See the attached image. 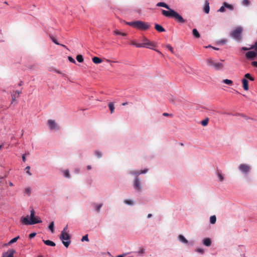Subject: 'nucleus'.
<instances>
[{
	"label": "nucleus",
	"mask_w": 257,
	"mask_h": 257,
	"mask_svg": "<svg viewBox=\"0 0 257 257\" xmlns=\"http://www.w3.org/2000/svg\"><path fill=\"white\" fill-rule=\"evenodd\" d=\"M251 65L257 67V62L256 61H253L251 62Z\"/></svg>",
	"instance_id": "obj_53"
},
{
	"label": "nucleus",
	"mask_w": 257,
	"mask_h": 257,
	"mask_svg": "<svg viewBox=\"0 0 257 257\" xmlns=\"http://www.w3.org/2000/svg\"><path fill=\"white\" fill-rule=\"evenodd\" d=\"M76 59L78 61V62L80 63L82 62L84 60L83 57L81 55H78L76 56Z\"/></svg>",
	"instance_id": "obj_31"
},
{
	"label": "nucleus",
	"mask_w": 257,
	"mask_h": 257,
	"mask_svg": "<svg viewBox=\"0 0 257 257\" xmlns=\"http://www.w3.org/2000/svg\"><path fill=\"white\" fill-rule=\"evenodd\" d=\"M203 244L207 246H209L211 244V239L209 238H205L203 240Z\"/></svg>",
	"instance_id": "obj_19"
},
{
	"label": "nucleus",
	"mask_w": 257,
	"mask_h": 257,
	"mask_svg": "<svg viewBox=\"0 0 257 257\" xmlns=\"http://www.w3.org/2000/svg\"><path fill=\"white\" fill-rule=\"evenodd\" d=\"M257 56V51H249L246 53L245 57L247 59L252 60L254 59Z\"/></svg>",
	"instance_id": "obj_8"
},
{
	"label": "nucleus",
	"mask_w": 257,
	"mask_h": 257,
	"mask_svg": "<svg viewBox=\"0 0 257 257\" xmlns=\"http://www.w3.org/2000/svg\"><path fill=\"white\" fill-rule=\"evenodd\" d=\"M92 61L95 64H99L101 63L102 61L100 58L97 57H94L92 58Z\"/></svg>",
	"instance_id": "obj_21"
},
{
	"label": "nucleus",
	"mask_w": 257,
	"mask_h": 257,
	"mask_svg": "<svg viewBox=\"0 0 257 257\" xmlns=\"http://www.w3.org/2000/svg\"><path fill=\"white\" fill-rule=\"evenodd\" d=\"M250 76L251 75L249 73H246L244 75V77L245 78V79H249Z\"/></svg>",
	"instance_id": "obj_52"
},
{
	"label": "nucleus",
	"mask_w": 257,
	"mask_h": 257,
	"mask_svg": "<svg viewBox=\"0 0 257 257\" xmlns=\"http://www.w3.org/2000/svg\"><path fill=\"white\" fill-rule=\"evenodd\" d=\"M113 34L114 35H121V36H125L127 35L126 33H121V32H119L117 30H114L113 31Z\"/></svg>",
	"instance_id": "obj_27"
},
{
	"label": "nucleus",
	"mask_w": 257,
	"mask_h": 257,
	"mask_svg": "<svg viewBox=\"0 0 257 257\" xmlns=\"http://www.w3.org/2000/svg\"><path fill=\"white\" fill-rule=\"evenodd\" d=\"M217 175L218 176V177L220 181H223L224 180V177H223V175L221 174V172L218 170H217Z\"/></svg>",
	"instance_id": "obj_29"
},
{
	"label": "nucleus",
	"mask_w": 257,
	"mask_h": 257,
	"mask_svg": "<svg viewBox=\"0 0 257 257\" xmlns=\"http://www.w3.org/2000/svg\"><path fill=\"white\" fill-rule=\"evenodd\" d=\"M108 107L110 110V113L111 114L113 113L114 112V108H115L113 102H109L108 103Z\"/></svg>",
	"instance_id": "obj_22"
},
{
	"label": "nucleus",
	"mask_w": 257,
	"mask_h": 257,
	"mask_svg": "<svg viewBox=\"0 0 257 257\" xmlns=\"http://www.w3.org/2000/svg\"><path fill=\"white\" fill-rule=\"evenodd\" d=\"M48 124L49 125L50 128L51 130H58L59 128V127L57 125L56 122L54 120L49 119L48 120Z\"/></svg>",
	"instance_id": "obj_9"
},
{
	"label": "nucleus",
	"mask_w": 257,
	"mask_h": 257,
	"mask_svg": "<svg viewBox=\"0 0 257 257\" xmlns=\"http://www.w3.org/2000/svg\"><path fill=\"white\" fill-rule=\"evenodd\" d=\"M95 155L98 158H100L102 157V153L98 151H95Z\"/></svg>",
	"instance_id": "obj_39"
},
{
	"label": "nucleus",
	"mask_w": 257,
	"mask_h": 257,
	"mask_svg": "<svg viewBox=\"0 0 257 257\" xmlns=\"http://www.w3.org/2000/svg\"><path fill=\"white\" fill-rule=\"evenodd\" d=\"M125 23L128 26L142 31L148 30L151 27L150 24L142 21H136L129 22H125Z\"/></svg>",
	"instance_id": "obj_3"
},
{
	"label": "nucleus",
	"mask_w": 257,
	"mask_h": 257,
	"mask_svg": "<svg viewBox=\"0 0 257 257\" xmlns=\"http://www.w3.org/2000/svg\"><path fill=\"white\" fill-rule=\"evenodd\" d=\"M51 39H52V40L53 41V42L57 44V45H59V43L57 42V41L53 37H51Z\"/></svg>",
	"instance_id": "obj_48"
},
{
	"label": "nucleus",
	"mask_w": 257,
	"mask_h": 257,
	"mask_svg": "<svg viewBox=\"0 0 257 257\" xmlns=\"http://www.w3.org/2000/svg\"><path fill=\"white\" fill-rule=\"evenodd\" d=\"M196 251L198 252H199V253H203L204 252V250L202 248H198L196 249Z\"/></svg>",
	"instance_id": "obj_47"
},
{
	"label": "nucleus",
	"mask_w": 257,
	"mask_h": 257,
	"mask_svg": "<svg viewBox=\"0 0 257 257\" xmlns=\"http://www.w3.org/2000/svg\"><path fill=\"white\" fill-rule=\"evenodd\" d=\"M166 47L172 53H174L173 48L171 45H167Z\"/></svg>",
	"instance_id": "obj_40"
},
{
	"label": "nucleus",
	"mask_w": 257,
	"mask_h": 257,
	"mask_svg": "<svg viewBox=\"0 0 257 257\" xmlns=\"http://www.w3.org/2000/svg\"><path fill=\"white\" fill-rule=\"evenodd\" d=\"M102 204H95V210H96V211L99 212V211L100 210V208L102 207Z\"/></svg>",
	"instance_id": "obj_36"
},
{
	"label": "nucleus",
	"mask_w": 257,
	"mask_h": 257,
	"mask_svg": "<svg viewBox=\"0 0 257 257\" xmlns=\"http://www.w3.org/2000/svg\"><path fill=\"white\" fill-rule=\"evenodd\" d=\"M254 49L257 51V41L254 43V45H251L249 47H242L241 50L243 51H248Z\"/></svg>",
	"instance_id": "obj_13"
},
{
	"label": "nucleus",
	"mask_w": 257,
	"mask_h": 257,
	"mask_svg": "<svg viewBox=\"0 0 257 257\" xmlns=\"http://www.w3.org/2000/svg\"><path fill=\"white\" fill-rule=\"evenodd\" d=\"M242 87H243V89L245 90H248L249 89V87H248V82L247 80L245 78H243L242 80Z\"/></svg>",
	"instance_id": "obj_15"
},
{
	"label": "nucleus",
	"mask_w": 257,
	"mask_h": 257,
	"mask_svg": "<svg viewBox=\"0 0 257 257\" xmlns=\"http://www.w3.org/2000/svg\"><path fill=\"white\" fill-rule=\"evenodd\" d=\"M68 59L69 60V61L74 64H76V61L71 56H69L68 57Z\"/></svg>",
	"instance_id": "obj_43"
},
{
	"label": "nucleus",
	"mask_w": 257,
	"mask_h": 257,
	"mask_svg": "<svg viewBox=\"0 0 257 257\" xmlns=\"http://www.w3.org/2000/svg\"><path fill=\"white\" fill-rule=\"evenodd\" d=\"M25 192L26 194H27L29 195V194H30V192H31V189H30V188H26V189H25Z\"/></svg>",
	"instance_id": "obj_46"
},
{
	"label": "nucleus",
	"mask_w": 257,
	"mask_h": 257,
	"mask_svg": "<svg viewBox=\"0 0 257 257\" xmlns=\"http://www.w3.org/2000/svg\"><path fill=\"white\" fill-rule=\"evenodd\" d=\"M22 82H21L19 84V86H21L22 85Z\"/></svg>",
	"instance_id": "obj_63"
},
{
	"label": "nucleus",
	"mask_w": 257,
	"mask_h": 257,
	"mask_svg": "<svg viewBox=\"0 0 257 257\" xmlns=\"http://www.w3.org/2000/svg\"><path fill=\"white\" fill-rule=\"evenodd\" d=\"M152 216V214H149L147 216L148 218H150Z\"/></svg>",
	"instance_id": "obj_58"
},
{
	"label": "nucleus",
	"mask_w": 257,
	"mask_h": 257,
	"mask_svg": "<svg viewBox=\"0 0 257 257\" xmlns=\"http://www.w3.org/2000/svg\"><path fill=\"white\" fill-rule=\"evenodd\" d=\"M242 4L243 5L247 6L249 5L250 2L249 0H243Z\"/></svg>",
	"instance_id": "obj_37"
},
{
	"label": "nucleus",
	"mask_w": 257,
	"mask_h": 257,
	"mask_svg": "<svg viewBox=\"0 0 257 257\" xmlns=\"http://www.w3.org/2000/svg\"><path fill=\"white\" fill-rule=\"evenodd\" d=\"M55 72L56 73H58V74H61V72L60 71L57 70H55Z\"/></svg>",
	"instance_id": "obj_57"
},
{
	"label": "nucleus",
	"mask_w": 257,
	"mask_h": 257,
	"mask_svg": "<svg viewBox=\"0 0 257 257\" xmlns=\"http://www.w3.org/2000/svg\"><path fill=\"white\" fill-rule=\"evenodd\" d=\"M9 185H10V186H13V184L11 182H10L9 183Z\"/></svg>",
	"instance_id": "obj_61"
},
{
	"label": "nucleus",
	"mask_w": 257,
	"mask_h": 257,
	"mask_svg": "<svg viewBox=\"0 0 257 257\" xmlns=\"http://www.w3.org/2000/svg\"><path fill=\"white\" fill-rule=\"evenodd\" d=\"M70 235L68 233H65V231H61L60 239L66 247H68L70 244Z\"/></svg>",
	"instance_id": "obj_6"
},
{
	"label": "nucleus",
	"mask_w": 257,
	"mask_h": 257,
	"mask_svg": "<svg viewBox=\"0 0 257 257\" xmlns=\"http://www.w3.org/2000/svg\"><path fill=\"white\" fill-rule=\"evenodd\" d=\"M15 252L16 251L14 249H9L3 254L2 257H14V254Z\"/></svg>",
	"instance_id": "obj_12"
},
{
	"label": "nucleus",
	"mask_w": 257,
	"mask_h": 257,
	"mask_svg": "<svg viewBox=\"0 0 257 257\" xmlns=\"http://www.w3.org/2000/svg\"><path fill=\"white\" fill-rule=\"evenodd\" d=\"M26 172L27 173H28L29 175H31L32 174L30 172V167L29 166H27L26 168Z\"/></svg>",
	"instance_id": "obj_45"
},
{
	"label": "nucleus",
	"mask_w": 257,
	"mask_h": 257,
	"mask_svg": "<svg viewBox=\"0 0 257 257\" xmlns=\"http://www.w3.org/2000/svg\"><path fill=\"white\" fill-rule=\"evenodd\" d=\"M19 238V236H18L14 238H13L12 239H11L9 242L8 243V244L10 245V244H11L15 242H16L18 239Z\"/></svg>",
	"instance_id": "obj_33"
},
{
	"label": "nucleus",
	"mask_w": 257,
	"mask_h": 257,
	"mask_svg": "<svg viewBox=\"0 0 257 257\" xmlns=\"http://www.w3.org/2000/svg\"><path fill=\"white\" fill-rule=\"evenodd\" d=\"M216 221V217L215 215H212L210 217V222L211 224H215Z\"/></svg>",
	"instance_id": "obj_28"
},
{
	"label": "nucleus",
	"mask_w": 257,
	"mask_h": 257,
	"mask_svg": "<svg viewBox=\"0 0 257 257\" xmlns=\"http://www.w3.org/2000/svg\"><path fill=\"white\" fill-rule=\"evenodd\" d=\"M22 159H23V162H25L26 161V157H25V155H24L22 156Z\"/></svg>",
	"instance_id": "obj_56"
},
{
	"label": "nucleus",
	"mask_w": 257,
	"mask_h": 257,
	"mask_svg": "<svg viewBox=\"0 0 257 257\" xmlns=\"http://www.w3.org/2000/svg\"><path fill=\"white\" fill-rule=\"evenodd\" d=\"M35 212L32 209L30 213V220L29 219L28 215L26 217H22L21 219L22 223L25 225H32L41 223L42 222V220L40 219L39 217H35Z\"/></svg>",
	"instance_id": "obj_2"
},
{
	"label": "nucleus",
	"mask_w": 257,
	"mask_h": 257,
	"mask_svg": "<svg viewBox=\"0 0 257 257\" xmlns=\"http://www.w3.org/2000/svg\"><path fill=\"white\" fill-rule=\"evenodd\" d=\"M178 239L180 241L184 243H188V240L185 238V237L183 235L181 234L178 236Z\"/></svg>",
	"instance_id": "obj_20"
},
{
	"label": "nucleus",
	"mask_w": 257,
	"mask_h": 257,
	"mask_svg": "<svg viewBox=\"0 0 257 257\" xmlns=\"http://www.w3.org/2000/svg\"><path fill=\"white\" fill-rule=\"evenodd\" d=\"M3 145H0V150L3 148Z\"/></svg>",
	"instance_id": "obj_64"
},
{
	"label": "nucleus",
	"mask_w": 257,
	"mask_h": 257,
	"mask_svg": "<svg viewBox=\"0 0 257 257\" xmlns=\"http://www.w3.org/2000/svg\"><path fill=\"white\" fill-rule=\"evenodd\" d=\"M208 121H209V119L208 118H206V119L203 120L202 121H201V124L203 125V126H206L207 125L208 123Z\"/></svg>",
	"instance_id": "obj_34"
},
{
	"label": "nucleus",
	"mask_w": 257,
	"mask_h": 257,
	"mask_svg": "<svg viewBox=\"0 0 257 257\" xmlns=\"http://www.w3.org/2000/svg\"><path fill=\"white\" fill-rule=\"evenodd\" d=\"M206 63L209 66L212 67L216 70H221L223 69L224 67V65L222 63L215 62L210 58L206 59Z\"/></svg>",
	"instance_id": "obj_5"
},
{
	"label": "nucleus",
	"mask_w": 257,
	"mask_h": 257,
	"mask_svg": "<svg viewBox=\"0 0 257 257\" xmlns=\"http://www.w3.org/2000/svg\"><path fill=\"white\" fill-rule=\"evenodd\" d=\"M131 44L135 46L136 47L138 48H142L141 44V43H137L135 41L133 40L131 41Z\"/></svg>",
	"instance_id": "obj_30"
},
{
	"label": "nucleus",
	"mask_w": 257,
	"mask_h": 257,
	"mask_svg": "<svg viewBox=\"0 0 257 257\" xmlns=\"http://www.w3.org/2000/svg\"><path fill=\"white\" fill-rule=\"evenodd\" d=\"M81 241H88L89 239L88 238V235H85L83 236L81 239Z\"/></svg>",
	"instance_id": "obj_41"
},
{
	"label": "nucleus",
	"mask_w": 257,
	"mask_h": 257,
	"mask_svg": "<svg viewBox=\"0 0 257 257\" xmlns=\"http://www.w3.org/2000/svg\"><path fill=\"white\" fill-rule=\"evenodd\" d=\"M135 189L138 191H141V186L140 181L138 177H136L135 179V182L134 185Z\"/></svg>",
	"instance_id": "obj_11"
},
{
	"label": "nucleus",
	"mask_w": 257,
	"mask_h": 257,
	"mask_svg": "<svg viewBox=\"0 0 257 257\" xmlns=\"http://www.w3.org/2000/svg\"><path fill=\"white\" fill-rule=\"evenodd\" d=\"M223 5L226 8L230 10H233L234 9V7L232 5L229 4L226 2L223 3Z\"/></svg>",
	"instance_id": "obj_25"
},
{
	"label": "nucleus",
	"mask_w": 257,
	"mask_h": 257,
	"mask_svg": "<svg viewBox=\"0 0 257 257\" xmlns=\"http://www.w3.org/2000/svg\"><path fill=\"white\" fill-rule=\"evenodd\" d=\"M143 41V43H141L142 47L153 49V47L156 46L154 42L150 41L146 37H144Z\"/></svg>",
	"instance_id": "obj_7"
},
{
	"label": "nucleus",
	"mask_w": 257,
	"mask_h": 257,
	"mask_svg": "<svg viewBox=\"0 0 257 257\" xmlns=\"http://www.w3.org/2000/svg\"><path fill=\"white\" fill-rule=\"evenodd\" d=\"M145 252V249L144 248H141L139 251H138V253H144Z\"/></svg>",
	"instance_id": "obj_51"
},
{
	"label": "nucleus",
	"mask_w": 257,
	"mask_h": 257,
	"mask_svg": "<svg viewBox=\"0 0 257 257\" xmlns=\"http://www.w3.org/2000/svg\"><path fill=\"white\" fill-rule=\"evenodd\" d=\"M243 32V28L238 26L235 28L230 34V36L238 42L242 40V33Z\"/></svg>",
	"instance_id": "obj_4"
},
{
	"label": "nucleus",
	"mask_w": 257,
	"mask_h": 257,
	"mask_svg": "<svg viewBox=\"0 0 257 257\" xmlns=\"http://www.w3.org/2000/svg\"><path fill=\"white\" fill-rule=\"evenodd\" d=\"M36 233H35V232L29 234V238H32L36 236Z\"/></svg>",
	"instance_id": "obj_50"
},
{
	"label": "nucleus",
	"mask_w": 257,
	"mask_h": 257,
	"mask_svg": "<svg viewBox=\"0 0 257 257\" xmlns=\"http://www.w3.org/2000/svg\"><path fill=\"white\" fill-rule=\"evenodd\" d=\"M155 28L157 31L159 32H164L165 31V29L162 26L159 24H155Z\"/></svg>",
	"instance_id": "obj_16"
},
{
	"label": "nucleus",
	"mask_w": 257,
	"mask_h": 257,
	"mask_svg": "<svg viewBox=\"0 0 257 257\" xmlns=\"http://www.w3.org/2000/svg\"><path fill=\"white\" fill-rule=\"evenodd\" d=\"M162 14L165 17L169 18H174L175 20L177 23L183 24L186 22V21L180 15H179L178 13L173 10H170V11L162 10Z\"/></svg>",
	"instance_id": "obj_1"
},
{
	"label": "nucleus",
	"mask_w": 257,
	"mask_h": 257,
	"mask_svg": "<svg viewBox=\"0 0 257 257\" xmlns=\"http://www.w3.org/2000/svg\"><path fill=\"white\" fill-rule=\"evenodd\" d=\"M87 168L88 170H90L91 167L89 165V166H87Z\"/></svg>",
	"instance_id": "obj_59"
},
{
	"label": "nucleus",
	"mask_w": 257,
	"mask_h": 257,
	"mask_svg": "<svg viewBox=\"0 0 257 257\" xmlns=\"http://www.w3.org/2000/svg\"><path fill=\"white\" fill-rule=\"evenodd\" d=\"M223 82L226 84H228V85H232V81L231 80H229V79H224L223 80Z\"/></svg>",
	"instance_id": "obj_35"
},
{
	"label": "nucleus",
	"mask_w": 257,
	"mask_h": 257,
	"mask_svg": "<svg viewBox=\"0 0 257 257\" xmlns=\"http://www.w3.org/2000/svg\"><path fill=\"white\" fill-rule=\"evenodd\" d=\"M204 12L206 14H208L209 12V3L207 1H206L205 6L204 8Z\"/></svg>",
	"instance_id": "obj_23"
},
{
	"label": "nucleus",
	"mask_w": 257,
	"mask_h": 257,
	"mask_svg": "<svg viewBox=\"0 0 257 257\" xmlns=\"http://www.w3.org/2000/svg\"><path fill=\"white\" fill-rule=\"evenodd\" d=\"M54 222H52L50 223V225L49 226V228L51 231V232L52 233H53L54 231Z\"/></svg>",
	"instance_id": "obj_32"
},
{
	"label": "nucleus",
	"mask_w": 257,
	"mask_h": 257,
	"mask_svg": "<svg viewBox=\"0 0 257 257\" xmlns=\"http://www.w3.org/2000/svg\"><path fill=\"white\" fill-rule=\"evenodd\" d=\"M22 93V91L16 90L15 92L12 94V103L16 100V98L19 97L20 94Z\"/></svg>",
	"instance_id": "obj_14"
},
{
	"label": "nucleus",
	"mask_w": 257,
	"mask_h": 257,
	"mask_svg": "<svg viewBox=\"0 0 257 257\" xmlns=\"http://www.w3.org/2000/svg\"><path fill=\"white\" fill-rule=\"evenodd\" d=\"M67 226H66L64 229L62 231H65V233H68L67 232Z\"/></svg>",
	"instance_id": "obj_54"
},
{
	"label": "nucleus",
	"mask_w": 257,
	"mask_h": 257,
	"mask_svg": "<svg viewBox=\"0 0 257 257\" xmlns=\"http://www.w3.org/2000/svg\"><path fill=\"white\" fill-rule=\"evenodd\" d=\"M124 202L128 205H133L134 204L133 201L131 200H125Z\"/></svg>",
	"instance_id": "obj_38"
},
{
	"label": "nucleus",
	"mask_w": 257,
	"mask_h": 257,
	"mask_svg": "<svg viewBox=\"0 0 257 257\" xmlns=\"http://www.w3.org/2000/svg\"><path fill=\"white\" fill-rule=\"evenodd\" d=\"M157 6L158 7H164L166 9H168V11H170V10H171L170 7H169L168 5H167L166 3H164V2H160V3H158L157 4Z\"/></svg>",
	"instance_id": "obj_17"
},
{
	"label": "nucleus",
	"mask_w": 257,
	"mask_h": 257,
	"mask_svg": "<svg viewBox=\"0 0 257 257\" xmlns=\"http://www.w3.org/2000/svg\"><path fill=\"white\" fill-rule=\"evenodd\" d=\"M44 243L47 245L54 246H55V243L54 242L51 241L50 240H43Z\"/></svg>",
	"instance_id": "obj_18"
},
{
	"label": "nucleus",
	"mask_w": 257,
	"mask_h": 257,
	"mask_svg": "<svg viewBox=\"0 0 257 257\" xmlns=\"http://www.w3.org/2000/svg\"><path fill=\"white\" fill-rule=\"evenodd\" d=\"M239 169L244 173H246L249 172L250 167L246 164H241L239 166Z\"/></svg>",
	"instance_id": "obj_10"
},
{
	"label": "nucleus",
	"mask_w": 257,
	"mask_h": 257,
	"mask_svg": "<svg viewBox=\"0 0 257 257\" xmlns=\"http://www.w3.org/2000/svg\"><path fill=\"white\" fill-rule=\"evenodd\" d=\"M148 170L147 169H145L144 170H141L140 172H139V171H134V172H132V174H136V175H139V174H144V173H146L148 172Z\"/></svg>",
	"instance_id": "obj_26"
},
{
	"label": "nucleus",
	"mask_w": 257,
	"mask_h": 257,
	"mask_svg": "<svg viewBox=\"0 0 257 257\" xmlns=\"http://www.w3.org/2000/svg\"><path fill=\"white\" fill-rule=\"evenodd\" d=\"M64 176L67 178L70 177V174L68 170H65L64 172Z\"/></svg>",
	"instance_id": "obj_42"
},
{
	"label": "nucleus",
	"mask_w": 257,
	"mask_h": 257,
	"mask_svg": "<svg viewBox=\"0 0 257 257\" xmlns=\"http://www.w3.org/2000/svg\"><path fill=\"white\" fill-rule=\"evenodd\" d=\"M163 115L165 116H171V117L173 116L172 114L168 113H166V112L163 113Z\"/></svg>",
	"instance_id": "obj_49"
},
{
	"label": "nucleus",
	"mask_w": 257,
	"mask_h": 257,
	"mask_svg": "<svg viewBox=\"0 0 257 257\" xmlns=\"http://www.w3.org/2000/svg\"><path fill=\"white\" fill-rule=\"evenodd\" d=\"M225 7H224V6L223 5V6H222L218 10V12H221V13H223L224 12H225Z\"/></svg>",
	"instance_id": "obj_44"
},
{
	"label": "nucleus",
	"mask_w": 257,
	"mask_h": 257,
	"mask_svg": "<svg viewBox=\"0 0 257 257\" xmlns=\"http://www.w3.org/2000/svg\"><path fill=\"white\" fill-rule=\"evenodd\" d=\"M192 33H193V36L195 37H196L197 38H200V35L199 32H198V31L197 30V29H194L192 31Z\"/></svg>",
	"instance_id": "obj_24"
},
{
	"label": "nucleus",
	"mask_w": 257,
	"mask_h": 257,
	"mask_svg": "<svg viewBox=\"0 0 257 257\" xmlns=\"http://www.w3.org/2000/svg\"><path fill=\"white\" fill-rule=\"evenodd\" d=\"M127 104V102H124L122 104V105H125Z\"/></svg>",
	"instance_id": "obj_62"
},
{
	"label": "nucleus",
	"mask_w": 257,
	"mask_h": 257,
	"mask_svg": "<svg viewBox=\"0 0 257 257\" xmlns=\"http://www.w3.org/2000/svg\"><path fill=\"white\" fill-rule=\"evenodd\" d=\"M116 257H124V255H117Z\"/></svg>",
	"instance_id": "obj_60"
},
{
	"label": "nucleus",
	"mask_w": 257,
	"mask_h": 257,
	"mask_svg": "<svg viewBox=\"0 0 257 257\" xmlns=\"http://www.w3.org/2000/svg\"><path fill=\"white\" fill-rule=\"evenodd\" d=\"M248 79L250 80V81L254 80V78L253 77H252L251 76H250V77Z\"/></svg>",
	"instance_id": "obj_55"
}]
</instances>
